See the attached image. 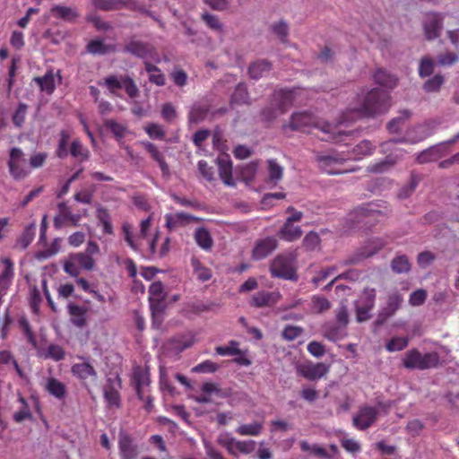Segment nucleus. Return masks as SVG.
<instances>
[{"instance_id":"f257e3e1","label":"nucleus","mask_w":459,"mask_h":459,"mask_svg":"<svg viewBox=\"0 0 459 459\" xmlns=\"http://www.w3.org/2000/svg\"><path fill=\"white\" fill-rule=\"evenodd\" d=\"M390 108L389 94L379 89H372L364 96L358 105L347 108L342 116V121L363 117H374L385 113Z\"/></svg>"},{"instance_id":"f03ea898","label":"nucleus","mask_w":459,"mask_h":459,"mask_svg":"<svg viewBox=\"0 0 459 459\" xmlns=\"http://www.w3.org/2000/svg\"><path fill=\"white\" fill-rule=\"evenodd\" d=\"M288 126L292 131L309 132L311 128L319 129L326 134L323 138L325 141H333L340 143L342 135L346 133L337 130L336 126L331 125L327 121L321 119L308 111L295 112L291 115Z\"/></svg>"},{"instance_id":"7ed1b4c3","label":"nucleus","mask_w":459,"mask_h":459,"mask_svg":"<svg viewBox=\"0 0 459 459\" xmlns=\"http://www.w3.org/2000/svg\"><path fill=\"white\" fill-rule=\"evenodd\" d=\"M440 364V356L437 351L422 354L418 349L408 351L403 359V366L410 370H427L437 368Z\"/></svg>"},{"instance_id":"20e7f679","label":"nucleus","mask_w":459,"mask_h":459,"mask_svg":"<svg viewBox=\"0 0 459 459\" xmlns=\"http://www.w3.org/2000/svg\"><path fill=\"white\" fill-rule=\"evenodd\" d=\"M98 85L105 86L109 93L116 97H120L118 91L122 88L130 99H135L139 95V89L135 82L128 75L111 74L99 81Z\"/></svg>"},{"instance_id":"39448f33","label":"nucleus","mask_w":459,"mask_h":459,"mask_svg":"<svg viewBox=\"0 0 459 459\" xmlns=\"http://www.w3.org/2000/svg\"><path fill=\"white\" fill-rule=\"evenodd\" d=\"M316 160L319 169L329 175H339L354 171L353 169L343 168L347 159L337 152L318 153L316 156Z\"/></svg>"},{"instance_id":"423d86ee","label":"nucleus","mask_w":459,"mask_h":459,"mask_svg":"<svg viewBox=\"0 0 459 459\" xmlns=\"http://www.w3.org/2000/svg\"><path fill=\"white\" fill-rule=\"evenodd\" d=\"M7 165L11 177L16 181L26 178L31 172L27 166L24 152L18 147L10 150Z\"/></svg>"},{"instance_id":"0eeeda50","label":"nucleus","mask_w":459,"mask_h":459,"mask_svg":"<svg viewBox=\"0 0 459 459\" xmlns=\"http://www.w3.org/2000/svg\"><path fill=\"white\" fill-rule=\"evenodd\" d=\"M95 266V261L90 255L82 252L71 254L64 262V272L72 277H78L81 269L91 271Z\"/></svg>"},{"instance_id":"6e6552de","label":"nucleus","mask_w":459,"mask_h":459,"mask_svg":"<svg viewBox=\"0 0 459 459\" xmlns=\"http://www.w3.org/2000/svg\"><path fill=\"white\" fill-rule=\"evenodd\" d=\"M270 273L273 277L285 280H297L293 259L285 255H279L272 261Z\"/></svg>"},{"instance_id":"1a4fd4ad","label":"nucleus","mask_w":459,"mask_h":459,"mask_svg":"<svg viewBox=\"0 0 459 459\" xmlns=\"http://www.w3.org/2000/svg\"><path fill=\"white\" fill-rule=\"evenodd\" d=\"M152 217L150 215L148 218L143 220L140 222V232L136 236L133 233V226L129 222H124L121 230L124 236V239L131 249L137 252L140 250V244L138 239L146 238L148 232L151 229Z\"/></svg>"},{"instance_id":"9d476101","label":"nucleus","mask_w":459,"mask_h":459,"mask_svg":"<svg viewBox=\"0 0 459 459\" xmlns=\"http://www.w3.org/2000/svg\"><path fill=\"white\" fill-rule=\"evenodd\" d=\"M82 220L80 213H74L65 202L57 204V213L54 217L53 225L56 230L64 227H78Z\"/></svg>"},{"instance_id":"9b49d317","label":"nucleus","mask_w":459,"mask_h":459,"mask_svg":"<svg viewBox=\"0 0 459 459\" xmlns=\"http://www.w3.org/2000/svg\"><path fill=\"white\" fill-rule=\"evenodd\" d=\"M124 52L129 53L141 59H151L160 63V58L156 48L150 43L131 40L124 47Z\"/></svg>"},{"instance_id":"f8f14e48","label":"nucleus","mask_w":459,"mask_h":459,"mask_svg":"<svg viewBox=\"0 0 459 459\" xmlns=\"http://www.w3.org/2000/svg\"><path fill=\"white\" fill-rule=\"evenodd\" d=\"M403 302V296L399 290H395L389 292L385 307L381 308L377 315L376 325H384L388 318L392 317L401 308Z\"/></svg>"},{"instance_id":"ddd939ff","label":"nucleus","mask_w":459,"mask_h":459,"mask_svg":"<svg viewBox=\"0 0 459 459\" xmlns=\"http://www.w3.org/2000/svg\"><path fill=\"white\" fill-rule=\"evenodd\" d=\"M71 373L89 391L91 385L95 384L98 379V373L89 361L74 363L71 367Z\"/></svg>"},{"instance_id":"4468645a","label":"nucleus","mask_w":459,"mask_h":459,"mask_svg":"<svg viewBox=\"0 0 459 459\" xmlns=\"http://www.w3.org/2000/svg\"><path fill=\"white\" fill-rule=\"evenodd\" d=\"M378 410L372 406H362L356 416L353 417L352 424L359 430H366L370 428L377 420Z\"/></svg>"},{"instance_id":"2eb2a0df","label":"nucleus","mask_w":459,"mask_h":459,"mask_svg":"<svg viewBox=\"0 0 459 459\" xmlns=\"http://www.w3.org/2000/svg\"><path fill=\"white\" fill-rule=\"evenodd\" d=\"M444 16L438 13H428L423 21V28L427 39L433 40L440 36L443 29Z\"/></svg>"},{"instance_id":"dca6fc26","label":"nucleus","mask_w":459,"mask_h":459,"mask_svg":"<svg viewBox=\"0 0 459 459\" xmlns=\"http://www.w3.org/2000/svg\"><path fill=\"white\" fill-rule=\"evenodd\" d=\"M132 385L134 387L136 395L139 400L144 399V394L148 393L151 384L150 372L141 367L134 368L131 378Z\"/></svg>"},{"instance_id":"f3484780","label":"nucleus","mask_w":459,"mask_h":459,"mask_svg":"<svg viewBox=\"0 0 459 459\" xmlns=\"http://www.w3.org/2000/svg\"><path fill=\"white\" fill-rule=\"evenodd\" d=\"M278 247V241L274 237H266L255 241L252 249V259L260 261L269 256Z\"/></svg>"},{"instance_id":"a211bd4d","label":"nucleus","mask_w":459,"mask_h":459,"mask_svg":"<svg viewBox=\"0 0 459 459\" xmlns=\"http://www.w3.org/2000/svg\"><path fill=\"white\" fill-rule=\"evenodd\" d=\"M118 450L120 459H137L139 448L134 438L126 433L118 436Z\"/></svg>"},{"instance_id":"6ab92c4d","label":"nucleus","mask_w":459,"mask_h":459,"mask_svg":"<svg viewBox=\"0 0 459 459\" xmlns=\"http://www.w3.org/2000/svg\"><path fill=\"white\" fill-rule=\"evenodd\" d=\"M279 291L261 290L252 296L250 306L256 308L273 307L281 299Z\"/></svg>"},{"instance_id":"aec40b11","label":"nucleus","mask_w":459,"mask_h":459,"mask_svg":"<svg viewBox=\"0 0 459 459\" xmlns=\"http://www.w3.org/2000/svg\"><path fill=\"white\" fill-rule=\"evenodd\" d=\"M297 90L279 89L275 90L273 95V100L277 104L281 113H285L293 104L297 97Z\"/></svg>"},{"instance_id":"412c9836","label":"nucleus","mask_w":459,"mask_h":459,"mask_svg":"<svg viewBox=\"0 0 459 459\" xmlns=\"http://www.w3.org/2000/svg\"><path fill=\"white\" fill-rule=\"evenodd\" d=\"M329 371V366L318 362L311 365H302L299 367L298 372L307 380L315 381L325 377Z\"/></svg>"},{"instance_id":"4be33fe9","label":"nucleus","mask_w":459,"mask_h":459,"mask_svg":"<svg viewBox=\"0 0 459 459\" xmlns=\"http://www.w3.org/2000/svg\"><path fill=\"white\" fill-rule=\"evenodd\" d=\"M0 262L3 266L0 273V294H4L14 278V264L8 257L1 258Z\"/></svg>"},{"instance_id":"5701e85b","label":"nucleus","mask_w":459,"mask_h":459,"mask_svg":"<svg viewBox=\"0 0 459 459\" xmlns=\"http://www.w3.org/2000/svg\"><path fill=\"white\" fill-rule=\"evenodd\" d=\"M67 312L71 324L77 328H83L87 325L88 307L75 303L67 305Z\"/></svg>"},{"instance_id":"b1692460","label":"nucleus","mask_w":459,"mask_h":459,"mask_svg":"<svg viewBox=\"0 0 459 459\" xmlns=\"http://www.w3.org/2000/svg\"><path fill=\"white\" fill-rule=\"evenodd\" d=\"M198 221V218L186 212L168 213L165 215V226L169 231L184 227L192 221Z\"/></svg>"},{"instance_id":"393cba45","label":"nucleus","mask_w":459,"mask_h":459,"mask_svg":"<svg viewBox=\"0 0 459 459\" xmlns=\"http://www.w3.org/2000/svg\"><path fill=\"white\" fill-rule=\"evenodd\" d=\"M140 143L144 147L153 160L158 163L162 176L164 178H169L170 176L169 166L166 162L164 155L159 151L158 147L154 143L148 141H143Z\"/></svg>"},{"instance_id":"a878e982","label":"nucleus","mask_w":459,"mask_h":459,"mask_svg":"<svg viewBox=\"0 0 459 459\" xmlns=\"http://www.w3.org/2000/svg\"><path fill=\"white\" fill-rule=\"evenodd\" d=\"M355 213L359 218V221L365 224H375L385 217L381 211L374 209L371 204L358 207Z\"/></svg>"},{"instance_id":"bb28decb","label":"nucleus","mask_w":459,"mask_h":459,"mask_svg":"<svg viewBox=\"0 0 459 459\" xmlns=\"http://www.w3.org/2000/svg\"><path fill=\"white\" fill-rule=\"evenodd\" d=\"M399 153L389 154L383 160L368 166V171L372 173H383L392 168L403 155L402 150Z\"/></svg>"},{"instance_id":"cd10ccee","label":"nucleus","mask_w":459,"mask_h":459,"mask_svg":"<svg viewBox=\"0 0 459 459\" xmlns=\"http://www.w3.org/2000/svg\"><path fill=\"white\" fill-rule=\"evenodd\" d=\"M445 149L444 144L432 146L421 152L417 157V161L420 164L436 161L444 156Z\"/></svg>"},{"instance_id":"c85d7f7f","label":"nucleus","mask_w":459,"mask_h":459,"mask_svg":"<svg viewBox=\"0 0 459 459\" xmlns=\"http://www.w3.org/2000/svg\"><path fill=\"white\" fill-rule=\"evenodd\" d=\"M96 218L98 220L99 224L101 225L102 227V233L104 235L110 236L114 234L111 215L106 207L100 204L97 206Z\"/></svg>"},{"instance_id":"c756f323","label":"nucleus","mask_w":459,"mask_h":459,"mask_svg":"<svg viewBox=\"0 0 459 459\" xmlns=\"http://www.w3.org/2000/svg\"><path fill=\"white\" fill-rule=\"evenodd\" d=\"M302 233V230L299 226H295L294 223L285 221L278 232V237L287 242H293L300 238Z\"/></svg>"},{"instance_id":"7c9ffc66","label":"nucleus","mask_w":459,"mask_h":459,"mask_svg":"<svg viewBox=\"0 0 459 459\" xmlns=\"http://www.w3.org/2000/svg\"><path fill=\"white\" fill-rule=\"evenodd\" d=\"M219 175L226 186H233L235 182L232 178V162L227 157L218 158Z\"/></svg>"},{"instance_id":"2f4dec72","label":"nucleus","mask_w":459,"mask_h":459,"mask_svg":"<svg viewBox=\"0 0 459 459\" xmlns=\"http://www.w3.org/2000/svg\"><path fill=\"white\" fill-rule=\"evenodd\" d=\"M272 63L265 59H259L252 64L248 67L249 76L254 80H259L264 77L272 70Z\"/></svg>"},{"instance_id":"473e14b6","label":"nucleus","mask_w":459,"mask_h":459,"mask_svg":"<svg viewBox=\"0 0 459 459\" xmlns=\"http://www.w3.org/2000/svg\"><path fill=\"white\" fill-rule=\"evenodd\" d=\"M50 13L55 18L61 19L68 22H73L79 17V13L76 9L59 4L52 6Z\"/></svg>"},{"instance_id":"72a5a7b5","label":"nucleus","mask_w":459,"mask_h":459,"mask_svg":"<svg viewBox=\"0 0 459 459\" xmlns=\"http://www.w3.org/2000/svg\"><path fill=\"white\" fill-rule=\"evenodd\" d=\"M33 81L38 84L40 91L47 94H52L56 90L55 74L52 69L48 70L43 76H37Z\"/></svg>"},{"instance_id":"f704fd0d","label":"nucleus","mask_w":459,"mask_h":459,"mask_svg":"<svg viewBox=\"0 0 459 459\" xmlns=\"http://www.w3.org/2000/svg\"><path fill=\"white\" fill-rule=\"evenodd\" d=\"M45 390L58 400L64 399L67 393L65 385L55 377L47 379Z\"/></svg>"},{"instance_id":"c9c22d12","label":"nucleus","mask_w":459,"mask_h":459,"mask_svg":"<svg viewBox=\"0 0 459 459\" xmlns=\"http://www.w3.org/2000/svg\"><path fill=\"white\" fill-rule=\"evenodd\" d=\"M376 83L385 87L387 89H394L397 85L398 79L394 74H391L386 70L378 68L373 74Z\"/></svg>"},{"instance_id":"e433bc0d","label":"nucleus","mask_w":459,"mask_h":459,"mask_svg":"<svg viewBox=\"0 0 459 459\" xmlns=\"http://www.w3.org/2000/svg\"><path fill=\"white\" fill-rule=\"evenodd\" d=\"M375 147L368 140L361 141L351 151V153L346 157L347 160H360L365 156L371 155Z\"/></svg>"},{"instance_id":"4c0bfd02","label":"nucleus","mask_w":459,"mask_h":459,"mask_svg":"<svg viewBox=\"0 0 459 459\" xmlns=\"http://www.w3.org/2000/svg\"><path fill=\"white\" fill-rule=\"evenodd\" d=\"M196 244L204 250H209L213 245V240L209 230L204 227L197 228L195 232Z\"/></svg>"},{"instance_id":"58836bf2","label":"nucleus","mask_w":459,"mask_h":459,"mask_svg":"<svg viewBox=\"0 0 459 459\" xmlns=\"http://www.w3.org/2000/svg\"><path fill=\"white\" fill-rule=\"evenodd\" d=\"M87 51L94 55H105L108 52H115V45H106L101 39H92L87 44Z\"/></svg>"},{"instance_id":"ea45409f","label":"nucleus","mask_w":459,"mask_h":459,"mask_svg":"<svg viewBox=\"0 0 459 459\" xmlns=\"http://www.w3.org/2000/svg\"><path fill=\"white\" fill-rule=\"evenodd\" d=\"M68 153L81 162L86 161L90 158V151L78 139L72 142Z\"/></svg>"},{"instance_id":"a19ab883","label":"nucleus","mask_w":459,"mask_h":459,"mask_svg":"<svg viewBox=\"0 0 459 459\" xmlns=\"http://www.w3.org/2000/svg\"><path fill=\"white\" fill-rule=\"evenodd\" d=\"M36 232V224L34 222L25 227L21 236L16 240V246L26 249L33 241Z\"/></svg>"},{"instance_id":"79ce46f5","label":"nucleus","mask_w":459,"mask_h":459,"mask_svg":"<svg viewBox=\"0 0 459 459\" xmlns=\"http://www.w3.org/2000/svg\"><path fill=\"white\" fill-rule=\"evenodd\" d=\"M191 265L196 278L204 282L212 278L211 269L205 267L196 257L191 258Z\"/></svg>"},{"instance_id":"37998d69","label":"nucleus","mask_w":459,"mask_h":459,"mask_svg":"<svg viewBox=\"0 0 459 459\" xmlns=\"http://www.w3.org/2000/svg\"><path fill=\"white\" fill-rule=\"evenodd\" d=\"M209 112L208 105L194 104L188 115L189 122L197 124L204 120Z\"/></svg>"},{"instance_id":"c03bdc74","label":"nucleus","mask_w":459,"mask_h":459,"mask_svg":"<svg viewBox=\"0 0 459 459\" xmlns=\"http://www.w3.org/2000/svg\"><path fill=\"white\" fill-rule=\"evenodd\" d=\"M249 95L247 88L244 83H238L230 98L231 104H248Z\"/></svg>"},{"instance_id":"a18cd8bd","label":"nucleus","mask_w":459,"mask_h":459,"mask_svg":"<svg viewBox=\"0 0 459 459\" xmlns=\"http://www.w3.org/2000/svg\"><path fill=\"white\" fill-rule=\"evenodd\" d=\"M104 399L108 407L119 408L121 405L120 394L113 385L104 388Z\"/></svg>"},{"instance_id":"49530a36","label":"nucleus","mask_w":459,"mask_h":459,"mask_svg":"<svg viewBox=\"0 0 459 459\" xmlns=\"http://www.w3.org/2000/svg\"><path fill=\"white\" fill-rule=\"evenodd\" d=\"M124 3L121 0H92L93 6L104 12L120 10Z\"/></svg>"},{"instance_id":"de8ad7c7","label":"nucleus","mask_w":459,"mask_h":459,"mask_svg":"<svg viewBox=\"0 0 459 459\" xmlns=\"http://www.w3.org/2000/svg\"><path fill=\"white\" fill-rule=\"evenodd\" d=\"M268 181L274 186L277 185L282 178L283 168L277 163L275 160H268Z\"/></svg>"},{"instance_id":"09e8293b","label":"nucleus","mask_w":459,"mask_h":459,"mask_svg":"<svg viewBox=\"0 0 459 459\" xmlns=\"http://www.w3.org/2000/svg\"><path fill=\"white\" fill-rule=\"evenodd\" d=\"M391 268L395 273H405L411 270V263L405 255H397L392 260Z\"/></svg>"},{"instance_id":"8fccbe9b","label":"nucleus","mask_w":459,"mask_h":459,"mask_svg":"<svg viewBox=\"0 0 459 459\" xmlns=\"http://www.w3.org/2000/svg\"><path fill=\"white\" fill-rule=\"evenodd\" d=\"M217 443L224 447L230 455L238 457V440H236L234 437H231L227 434L220 435L217 438Z\"/></svg>"},{"instance_id":"3c124183","label":"nucleus","mask_w":459,"mask_h":459,"mask_svg":"<svg viewBox=\"0 0 459 459\" xmlns=\"http://www.w3.org/2000/svg\"><path fill=\"white\" fill-rule=\"evenodd\" d=\"M70 133L66 130H62L59 134L58 145L56 150V155L59 159H65L68 156L67 144L70 140Z\"/></svg>"},{"instance_id":"603ef678","label":"nucleus","mask_w":459,"mask_h":459,"mask_svg":"<svg viewBox=\"0 0 459 459\" xmlns=\"http://www.w3.org/2000/svg\"><path fill=\"white\" fill-rule=\"evenodd\" d=\"M435 61L432 57L426 56L420 58L419 64V75L421 78L431 75L435 68Z\"/></svg>"},{"instance_id":"864d4df0","label":"nucleus","mask_w":459,"mask_h":459,"mask_svg":"<svg viewBox=\"0 0 459 459\" xmlns=\"http://www.w3.org/2000/svg\"><path fill=\"white\" fill-rule=\"evenodd\" d=\"M385 245L386 242L382 238L373 239L368 243V247L363 248L361 255L364 258L370 257L380 251Z\"/></svg>"},{"instance_id":"5fc2aeb1","label":"nucleus","mask_w":459,"mask_h":459,"mask_svg":"<svg viewBox=\"0 0 459 459\" xmlns=\"http://www.w3.org/2000/svg\"><path fill=\"white\" fill-rule=\"evenodd\" d=\"M262 423L254 422L238 427L236 432L241 436H258L262 432Z\"/></svg>"},{"instance_id":"6e6d98bb","label":"nucleus","mask_w":459,"mask_h":459,"mask_svg":"<svg viewBox=\"0 0 459 459\" xmlns=\"http://www.w3.org/2000/svg\"><path fill=\"white\" fill-rule=\"evenodd\" d=\"M409 344L408 337L396 336L390 339L385 344V349L389 352L400 351L404 350Z\"/></svg>"},{"instance_id":"4d7b16f0","label":"nucleus","mask_w":459,"mask_h":459,"mask_svg":"<svg viewBox=\"0 0 459 459\" xmlns=\"http://www.w3.org/2000/svg\"><path fill=\"white\" fill-rule=\"evenodd\" d=\"M238 342L232 340L229 342V346H217L215 351L221 356L240 355L241 350L238 348Z\"/></svg>"},{"instance_id":"13d9d810","label":"nucleus","mask_w":459,"mask_h":459,"mask_svg":"<svg viewBox=\"0 0 459 459\" xmlns=\"http://www.w3.org/2000/svg\"><path fill=\"white\" fill-rule=\"evenodd\" d=\"M27 110H28V105L25 104V103H19L17 108L15 109L13 115V117H12V121L13 123V125L17 127V128H21L24 122H25V118H26V115H27Z\"/></svg>"},{"instance_id":"bf43d9fd","label":"nucleus","mask_w":459,"mask_h":459,"mask_svg":"<svg viewBox=\"0 0 459 459\" xmlns=\"http://www.w3.org/2000/svg\"><path fill=\"white\" fill-rule=\"evenodd\" d=\"M65 352L64 349L57 344H49L44 353L45 359H51L59 361L65 359Z\"/></svg>"},{"instance_id":"052dcab7","label":"nucleus","mask_w":459,"mask_h":459,"mask_svg":"<svg viewBox=\"0 0 459 459\" xmlns=\"http://www.w3.org/2000/svg\"><path fill=\"white\" fill-rule=\"evenodd\" d=\"M444 82V77L441 74H435L432 78L424 82L423 90L426 92H437Z\"/></svg>"},{"instance_id":"680f3d73","label":"nucleus","mask_w":459,"mask_h":459,"mask_svg":"<svg viewBox=\"0 0 459 459\" xmlns=\"http://www.w3.org/2000/svg\"><path fill=\"white\" fill-rule=\"evenodd\" d=\"M104 126L108 129L117 138H122L125 135L126 127L114 119L104 120Z\"/></svg>"},{"instance_id":"e2e57ef3","label":"nucleus","mask_w":459,"mask_h":459,"mask_svg":"<svg viewBox=\"0 0 459 459\" xmlns=\"http://www.w3.org/2000/svg\"><path fill=\"white\" fill-rule=\"evenodd\" d=\"M377 291L372 288H365L359 296L358 303L367 305L368 307H374L376 302Z\"/></svg>"},{"instance_id":"0e129e2a","label":"nucleus","mask_w":459,"mask_h":459,"mask_svg":"<svg viewBox=\"0 0 459 459\" xmlns=\"http://www.w3.org/2000/svg\"><path fill=\"white\" fill-rule=\"evenodd\" d=\"M271 30L281 42L285 43L289 35V27L286 22L280 21L272 24Z\"/></svg>"},{"instance_id":"69168bd1","label":"nucleus","mask_w":459,"mask_h":459,"mask_svg":"<svg viewBox=\"0 0 459 459\" xmlns=\"http://www.w3.org/2000/svg\"><path fill=\"white\" fill-rule=\"evenodd\" d=\"M459 61V56L455 52L440 53L437 56V63L440 66H451Z\"/></svg>"},{"instance_id":"338daca9","label":"nucleus","mask_w":459,"mask_h":459,"mask_svg":"<svg viewBox=\"0 0 459 459\" xmlns=\"http://www.w3.org/2000/svg\"><path fill=\"white\" fill-rule=\"evenodd\" d=\"M17 362L11 351H0V372L8 370Z\"/></svg>"},{"instance_id":"774afa93","label":"nucleus","mask_w":459,"mask_h":459,"mask_svg":"<svg viewBox=\"0 0 459 459\" xmlns=\"http://www.w3.org/2000/svg\"><path fill=\"white\" fill-rule=\"evenodd\" d=\"M302 244L307 250L313 251L319 246L320 237L316 232L310 231L303 238Z\"/></svg>"}]
</instances>
